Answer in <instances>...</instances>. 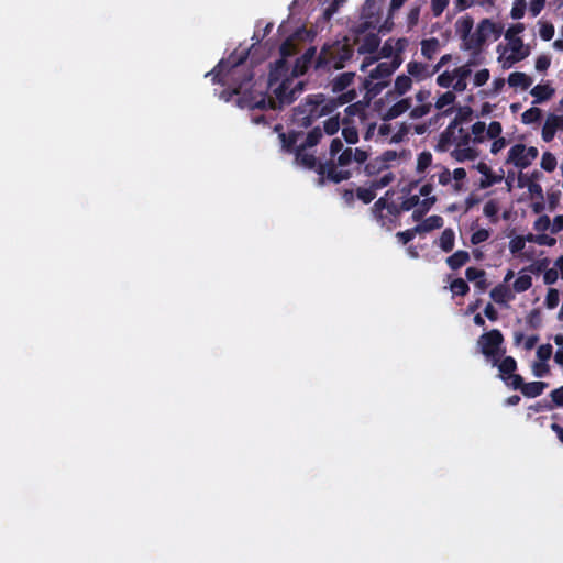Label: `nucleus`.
<instances>
[{"label":"nucleus","mask_w":563,"mask_h":563,"mask_svg":"<svg viewBox=\"0 0 563 563\" xmlns=\"http://www.w3.org/2000/svg\"><path fill=\"white\" fill-rule=\"evenodd\" d=\"M249 53L250 49L240 53L238 49L233 51L228 58L221 59L206 76H211L213 84L227 86L231 89L230 96L244 93L240 101L242 107L250 109L282 110L284 107L291 104L302 93L305 82L296 80L297 77L290 73H287L272 85L271 73L268 74L267 87L272 92L271 95L261 92L253 96L246 93L254 78L253 70L245 64Z\"/></svg>","instance_id":"obj_1"},{"label":"nucleus","mask_w":563,"mask_h":563,"mask_svg":"<svg viewBox=\"0 0 563 563\" xmlns=\"http://www.w3.org/2000/svg\"><path fill=\"white\" fill-rule=\"evenodd\" d=\"M353 55L354 46L347 37L324 43L317 56L314 69L321 71L342 69Z\"/></svg>","instance_id":"obj_2"},{"label":"nucleus","mask_w":563,"mask_h":563,"mask_svg":"<svg viewBox=\"0 0 563 563\" xmlns=\"http://www.w3.org/2000/svg\"><path fill=\"white\" fill-rule=\"evenodd\" d=\"M305 147L297 146L295 153V161L297 164L303 166L307 169H317V173L324 177L327 180L339 184L343 180H347L352 177V173L349 169L336 168L335 163L331 159L325 163H319L313 154L306 153Z\"/></svg>","instance_id":"obj_3"},{"label":"nucleus","mask_w":563,"mask_h":563,"mask_svg":"<svg viewBox=\"0 0 563 563\" xmlns=\"http://www.w3.org/2000/svg\"><path fill=\"white\" fill-rule=\"evenodd\" d=\"M325 96L309 95L303 102L294 108L291 121L298 128H309L317 119L330 114L324 106Z\"/></svg>","instance_id":"obj_4"},{"label":"nucleus","mask_w":563,"mask_h":563,"mask_svg":"<svg viewBox=\"0 0 563 563\" xmlns=\"http://www.w3.org/2000/svg\"><path fill=\"white\" fill-rule=\"evenodd\" d=\"M299 52L298 42L294 37L286 38L279 47L280 58L271 66V85L279 80L287 73H291L288 58L294 57Z\"/></svg>","instance_id":"obj_5"},{"label":"nucleus","mask_w":563,"mask_h":563,"mask_svg":"<svg viewBox=\"0 0 563 563\" xmlns=\"http://www.w3.org/2000/svg\"><path fill=\"white\" fill-rule=\"evenodd\" d=\"M490 34H495L497 38L500 35V29L489 19H484L477 25L476 31L471 32L470 37L462 44V48L465 51L481 49Z\"/></svg>","instance_id":"obj_6"},{"label":"nucleus","mask_w":563,"mask_h":563,"mask_svg":"<svg viewBox=\"0 0 563 563\" xmlns=\"http://www.w3.org/2000/svg\"><path fill=\"white\" fill-rule=\"evenodd\" d=\"M405 38H399L396 42V54L390 62H382L374 69L369 71L371 79L387 80L401 65L402 58L400 56L405 48Z\"/></svg>","instance_id":"obj_7"},{"label":"nucleus","mask_w":563,"mask_h":563,"mask_svg":"<svg viewBox=\"0 0 563 563\" xmlns=\"http://www.w3.org/2000/svg\"><path fill=\"white\" fill-rule=\"evenodd\" d=\"M503 344V335L498 330H492L484 333L478 340V346L487 360L493 365H497L500 347Z\"/></svg>","instance_id":"obj_8"},{"label":"nucleus","mask_w":563,"mask_h":563,"mask_svg":"<svg viewBox=\"0 0 563 563\" xmlns=\"http://www.w3.org/2000/svg\"><path fill=\"white\" fill-rule=\"evenodd\" d=\"M532 272H543V282L548 285L554 284L559 277L563 279V255L558 258L552 267H549V261L542 260L532 265Z\"/></svg>","instance_id":"obj_9"},{"label":"nucleus","mask_w":563,"mask_h":563,"mask_svg":"<svg viewBox=\"0 0 563 563\" xmlns=\"http://www.w3.org/2000/svg\"><path fill=\"white\" fill-rule=\"evenodd\" d=\"M373 210L382 220L387 219L389 223H395L402 212L398 203L388 202L386 197H380L374 203Z\"/></svg>","instance_id":"obj_10"},{"label":"nucleus","mask_w":563,"mask_h":563,"mask_svg":"<svg viewBox=\"0 0 563 563\" xmlns=\"http://www.w3.org/2000/svg\"><path fill=\"white\" fill-rule=\"evenodd\" d=\"M317 56V48L314 46H310L300 57L296 59L290 74L296 77L306 74L311 64L313 62L316 63Z\"/></svg>","instance_id":"obj_11"},{"label":"nucleus","mask_w":563,"mask_h":563,"mask_svg":"<svg viewBox=\"0 0 563 563\" xmlns=\"http://www.w3.org/2000/svg\"><path fill=\"white\" fill-rule=\"evenodd\" d=\"M560 129H563V117L553 113L549 114L542 128V140L551 142Z\"/></svg>","instance_id":"obj_12"},{"label":"nucleus","mask_w":563,"mask_h":563,"mask_svg":"<svg viewBox=\"0 0 563 563\" xmlns=\"http://www.w3.org/2000/svg\"><path fill=\"white\" fill-rule=\"evenodd\" d=\"M525 145L521 143L515 144L508 152L506 164H514L520 169H525L530 166V162L526 157Z\"/></svg>","instance_id":"obj_13"},{"label":"nucleus","mask_w":563,"mask_h":563,"mask_svg":"<svg viewBox=\"0 0 563 563\" xmlns=\"http://www.w3.org/2000/svg\"><path fill=\"white\" fill-rule=\"evenodd\" d=\"M375 79H371V76L363 79L362 88L365 90V99L368 103L372 99L377 97L384 88L389 85L388 80H378L374 82Z\"/></svg>","instance_id":"obj_14"},{"label":"nucleus","mask_w":563,"mask_h":563,"mask_svg":"<svg viewBox=\"0 0 563 563\" xmlns=\"http://www.w3.org/2000/svg\"><path fill=\"white\" fill-rule=\"evenodd\" d=\"M509 42H510V48L512 51V54L506 58V63H508V67L512 66L515 63H518V62L525 59L530 53L529 48L525 47L523 42L520 37L510 40Z\"/></svg>","instance_id":"obj_15"},{"label":"nucleus","mask_w":563,"mask_h":563,"mask_svg":"<svg viewBox=\"0 0 563 563\" xmlns=\"http://www.w3.org/2000/svg\"><path fill=\"white\" fill-rule=\"evenodd\" d=\"M275 130L279 132V139L282 142V148L287 153H296V144L301 135V132L290 131L288 133L282 132L283 126L282 124H277L275 126Z\"/></svg>","instance_id":"obj_16"},{"label":"nucleus","mask_w":563,"mask_h":563,"mask_svg":"<svg viewBox=\"0 0 563 563\" xmlns=\"http://www.w3.org/2000/svg\"><path fill=\"white\" fill-rule=\"evenodd\" d=\"M411 108V99L404 98L393 104L387 111L382 113L380 118L384 121H390L393 119L398 118L402 113L407 112Z\"/></svg>","instance_id":"obj_17"},{"label":"nucleus","mask_w":563,"mask_h":563,"mask_svg":"<svg viewBox=\"0 0 563 563\" xmlns=\"http://www.w3.org/2000/svg\"><path fill=\"white\" fill-rule=\"evenodd\" d=\"M358 54H372L377 51L380 38L376 33H367L358 41Z\"/></svg>","instance_id":"obj_18"},{"label":"nucleus","mask_w":563,"mask_h":563,"mask_svg":"<svg viewBox=\"0 0 563 563\" xmlns=\"http://www.w3.org/2000/svg\"><path fill=\"white\" fill-rule=\"evenodd\" d=\"M357 97L355 89H351L346 92L339 95L336 98H325L324 106L325 109L330 110L332 113L338 107L352 102Z\"/></svg>","instance_id":"obj_19"},{"label":"nucleus","mask_w":563,"mask_h":563,"mask_svg":"<svg viewBox=\"0 0 563 563\" xmlns=\"http://www.w3.org/2000/svg\"><path fill=\"white\" fill-rule=\"evenodd\" d=\"M490 297L497 303H507L515 298V292L506 284H501L490 291Z\"/></svg>","instance_id":"obj_20"},{"label":"nucleus","mask_w":563,"mask_h":563,"mask_svg":"<svg viewBox=\"0 0 563 563\" xmlns=\"http://www.w3.org/2000/svg\"><path fill=\"white\" fill-rule=\"evenodd\" d=\"M474 26V20L470 15L461 16L455 23L456 34L462 38L463 43L470 37Z\"/></svg>","instance_id":"obj_21"},{"label":"nucleus","mask_w":563,"mask_h":563,"mask_svg":"<svg viewBox=\"0 0 563 563\" xmlns=\"http://www.w3.org/2000/svg\"><path fill=\"white\" fill-rule=\"evenodd\" d=\"M355 73L346 71L339 74L331 82L332 91L335 93L344 91L354 80Z\"/></svg>","instance_id":"obj_22"},{"label":"nucleus","mask_w":563,"mask_h":563,"mask_svg":"<svg viewBox=\"0 0 563 563\" xmlns=\"http://www.w3.org/2000/svg\"><path fill=\"white\" fill-rule=\"evenodd\" d=\"M470 65L471 64H466L454 69L456 81L453 84V89L457 92L464 91L466 89V79L471 76L472 73Z\"/></svg>","instance_id":"obj_23"},{"label":"nucleus","mask_w":563,"mask_h":563,"mask_svg":"<svg viewBox=\"0 0 563 563\" xmlns=\"http://www.w3.org/2000/svg\"><path fill=\"white\" fill-rule=\"evenodd\" d=\"M530 93L534 97V104L542 103L552 98L554 89L549 85H537L530 90Z\"/></svg>","instance_id":"obj_24"},{"label":"nucleus","mask_w":563,"mask_h":563,"mask_svg":"<svg viewBox=\"0 0 563 563\" xmlns=\"http://www.w3.org/2000/svg\"><path fill=\"white\" fill-rule=\"evenodd\" d=\"M443 218L440 217V216H430L429 218L424 219L422 222H420L419 224H417V227L415 228V231H418V232H430L434 229H440L443 227Z\"/></svg>","instance_id":"obj_25"},{"label":"nucleus","mask_w":563,"mask_h":563,"mask_svg":"<svg viewBox=\"0 0 563 563\" xmlns=\"http://www.w3.org/2000/svg\"><path fill=\"white\" fill-rule=\"evenodd\" d=\"M451 156L459 163L474 161L478 156L477 150L473 147H455L451 152Z\"/></svg>","instance_id":"obj_26"},{"label":"nucleus","mask_w":563,"mask_h":563,"mask_svg":"<svg viewBox=\"0 0 563 563\" xmlns=\"http://www.w3.org/2000/svg\"><path fill=\"white\" fill-rule=\"evenodd\" d=\"M508 84L510 87H520L526 90L532 85V79L525 73L515 71L509 75Z\"/></svg>","instance_id":"obj_27"},{"label":"nucleus","mask_w":563,"mask_h":563,"mask_svg":"<svg viewBox=\"0 0 563 563\" xmlns=\"http://www.w3.org/2000/svg\"><path fill=\"white\" fill-rule=\"evenodd\" d=\"M548 388V384L544 382H530L526 383L521 387V393L529 398H534L540 396L544 389Z\"/></svg>","instance_id":"obj_28"},{"label":"nucleus","mask_w":563,"mask_h":563,"mask_svg":"<svg viewBox=\"0 0 563 563\" xmlns=\"http://www.w3.org/2000/svg\"><path fill=\"white\" fill-rule=\"evenodd\" d=\"M439 40L431 37L421 42V53L427 59H432L437 51L439 49Z\"/></svg>","instance_id":"obj_29"},{"label":"nucleus","mask_w":563,"mask_h":563,"mask_svg":"<svg viewBox=\"0 0 563 563\" xmlns=\"http://www.w3.org/2000/svg\"><path fill=\"white\" fill-rule=\"evenodd\" d=\"M411 86H412V80H411V78L409 76H407V75H399V76H397V78L395 80L394 92L397 96H402L408 90H410Z\"/></svg>","instance_id":"obj_30"},{"label":"nucleus","mask_w":563,"mask_h":563,"mask_svg":"<svg viewBox=\"0 0 563 563\" xmlns=\"http://www.w3.org/2000/svg\"><path fill=\"white\" fill-rule=\"evenodd\" d=\"M523 174H520L518 177V185L519 187H527L529 192L539 198L543 199V190L541 185L538 181H534L533 179H529L528 183H522Z\"/></svg>","instance_id":"obj_31"},{"label":"nucleus","mask_w":563,"mask_h":563,"mask_svg":"<svg viewBox=\"0 0 563 563\" xmlns=\"http://www.w3.org/2000/svg\"><path fill=\"white\" fill-rule=\"evenodd\" d=\"M484 271L470 267L466 269V277L470 282H475L479 289L486 288V282L484 278Z\"/></svg>","instance_id":"obj_32"},{"label":"nucleus","mask_w":563,"mask_h":563,"mask_svg":"<svg viewBox=\"0 0 563 563\" xmlns=\"http://www.w3.org/2000/svg\"><path fill=\"white\" fill-rule=\"evenodd\" d=\"M541 119H542V110L540 108H537V107H532V108L526 110L521 114V121L525 124L537 123Z\"/></svg>","instance_id":"obj_33"},{"label":"nucleus","mask_w":563,"mask_h":563,"mask_svg":"<svg viewBox=\"0 0 563 563\" xmlns=\"http://www.w3.org/2000/svg\"><path fill=\"white\" fill-rule=\"evenodd\" d=\"M322 137V131L319 126L313 128L308 132L306 140L299 146L309 148L316 146Z\"/></svg>","instance_id":"obj_34"},{"label":"nucleus","mask_w":563,"mask_h":563,"mask_svg":"<svg viewBox=\"0 0 563 563\" xmlns=\"http://www.w3.org/2000/svg\"><path fill=\"white\" fill-rule=\"evenodd\" d=\"M432 154L429 151L421 152L417 157V173H424L428 167L432 164Z\"/></svg>","instance_id":"obj_35"},{"label":"nucleus","mask_w":563,"mask_h":563,"mask_svg":"<svg viewBox=\"0 0 563 563\" xmlns=\"http://www.w3.org/2000/svg\"><path fill=\"white\" fill-rule=\"evenodd\" d=\"M468 260V254L465 251H457L452 256L448 257L446 262L449 266L453 269H456L464 265Z\"/></svg>","instance_id":"obj_36"},{"label":"nucleus","mask_w":563,"mask_h":563,"mask_svg":"<svg viewBox=\"0 0 563 563\" xmlns=\"http://www.w3.org/2000/svg\"><path fill=\"white\" fill-rule=\"evenodd\" d=\"M532 285L531 277L527 274H519L514 283V292H523Z\"/></svg>","instance_id":"obj_37"},{"label":"nucleus","mask_w":563,"mask_h":563,"mask_svg":"<svg viewBox=\"0 0 563 563\" xmlns=\"http://www.w3.org/2000/svg\"><path fill=\"white\" fill-rule=\"evenodd\" d=\"M532 375L537 378L545 377L550 374V364L547 362L536 360L531 364Z\"/></svg>","instance_id":"obj_38"},{"label":"nucleus","mask_w":563,"mask_h":563,"mask_svg":"<svg viewBox=\"0 0 563 563\" xmlns=\"http://www.w3.org/2000/svg\"><path fill=\"white\" fill-rule=\"evenodd\" d=\"M497 365H498L501 378H503V376L512 374L517 368L516 361L510 356L505 357L504 360H501L500 363L497 362Z\"/></svg>","instance_id":"obj_39"},{"label":"nucleus","mask_w":563,"mask_h":563,"mask_svg":"<svg viewBox=\"0 0 563 563\" xmlns=\"http://www.w3.org/2000/svg\"><path fill=\"white\" fill-rule=\"evenodd\" d=\"M355 195L363 203L367 205L375 199L376 190L372 185L368 188L358 187Z\"/></svg>","instance_id":"obj_40"},{"label":"nucleus","mask_w":563,"mask_h":563,"mask_svg":"<svg viewBox=\"0 0 563 563\" xmlns=\"http://www.w3.org/2000/svg\"><path fill=\"white\" fill-rule=\"evenodd\" d=\"M384 168H386V159L376 158L368 162L365 165L364 170L368 176H373L382 172Z\"/></svg>","instance_id":"obj_41"},{"label":"nucleus","mask_w":563,"mask_h":563,"mask_svg":"<svg viewBox=\"0 0 563 563\" xmlns=\"http://www.w3.org/2000/svg\"><path fill=\"white\" fill-rule=\"evenodd\" d=\"M484 214L492 220V222H496L498 220L499 206L498 202L494 199L488 200L483 209Z\"/></svg>","instance_id":"obj_42"},{"label":"nucleus","mask_w":563,"mask_h":563,"mask_svg":"<svg viewBox=\"0 0 563 563\" xmlns=\"http://www.w3.org/2000/svg\"><path fill=\"white\" fill-rule=\"evenodd\" d=\"M483 176L484 177L479 181V188L482 189L492 187L493 185L499 184L503 180V176L495 175L492 168L489 169L488 174H483Z\"/></svg>","instance_id":"obj_43"},{"label":"nucleus","mask_w":563,"mask_h":563,"mask_svg":"<svg viewBox=\"0 0 563 563\" xmlns=\"http://www.w3.org/2000/svg\"><path fill=\"white\" fill-rule=\"evenodd\" d=\"M457 125H459V118H454V120L442 132L441 137H440V146H444L445 144L451 142V139L454 135V130Z\"/></svg>","instance_id":"obj_44"},{"label":"nucleus","mask_w":563,"mask_h":563,"mask_svg":"<svg viewBox=\"0 0 563 563\" xmlns=\"http://www.w3.org/2000/svg\"><path fill=\"white\" fill-rule=\"evenodd\" d=\"M457 125H459V118H454V120L442 132L441 137H440V146H444L445 144L451 142V139L454 135V130Z\"/></svg>","instance_id":"obj_45"},{"label":"nucleus","mask_w":563,"mask_h":563,"mask_svg":"<svg viewBox=\"0 0 563 563\" xmlns=\"http://www.w3.org/2000/svg\"><path fill=\"white\" fill-rule=\"evenodd\" d=\"M556 158L551 152H544L541 158V168L548 173H551L556 167Z\"/></svg>","instance_id":"obj_46"},{"label":"nucleus","mask_w":563,"mask_h":563,"mask_svg":"<svg viewBox=\"0 0 563 563\" xmlns=\"http://www.w3.org/2000/svg\"><path fill=\"white\" fill-rule=\"evenodd\" d=\"M553 341L558 346L556 352L554 353V361L563 369V335H555Z\"/></svg>","instance_id":"obj_47"},{"label":"nucleus","mask_w":563,"mask_h":563,"mask_svg":"<svg viewBox=\"0 0 563 563\" xmlns=\"http://www.w3.org/2000/svg\"><path fill=\"white\" fill-rule=\"evenodd\" d=\"M450 290L453 295L463 296L468 291V286L465 280L457 278L451 283Z\"/></svg>","instance_id":"obj_48"},{"label":"nucleus","mask_w":563,"mask_h":563,"mask_svg":"<svg viewBox=\"0 0 563 563\" xmlns=\"http://www.w3.org/2000/svg\"><path fill=\"white\" fill-rule=\"evenodd\" d=\"M553 354V349L550 344H542L537 349L536 356L538 361L549 363Z\"/></svg>","instance_id":"obj_49"},{"label":"nucleus","mask_w":563,"mask_h":563,"mask_svg":"<svg viewBox=\"0 0 563 563\" xmlns=\"http://www.w3.org/2000/svg\"><path fill=\"white\" fill-rule=\"evenodd\" d=\"M527 3L525 0H516L510 11V15L515 20L523 18L526 12Z\"/></svg>","instance_id":"obj_50"},{"label":"nucleus","mask_w":563,"mask_h":563,"mask_svg":"<svg viewBox=\"0 0 563 563\" xmlns=\"http://www.w3.org/2000/svg\"><path fill=\"white\" fill-rule=\"evenodd\" d=\"M560 301L559 291L554 288H550L544 299V305L548 309H554Z\"/></svg>","instance_id":"obj_51"},{"label":"nucleus","mask_w":563,"mask_h":563,"mask_svg":"<svg viewBox=\"0 0 563 563\" xmlns=\"http://www.w3.org/2000/svg\"><path fill=\"white\" fill-rule=\"evenodd\" d=\"M438 178V183L442 186H446L451 183L452 180V175H451V172L448 167H444L442 166L441 167V172L438 173V174H433L431 177H430V180H433L434 178Z\"/></svg>","instance_id":"obj_52"},{"label":"nucleus","mask_w":563,"mask_h":563,"mask_svg":"<svg viewBox=\"0 0 563 563\" xmlns=\"http://www.w3.org/2000/svg\"><path fill=\"white\" fill-rule=\"evenodd\" d=\"M420 203V196L419 195H412L410 197H407L405 198L400 203H399V209L404 211H409L411 209H413L415 207H418V205Z\"/></svg>","instance_id":"obj_53"},{"label":"nucleus","mask_w":563,"mask_h":563,"mask_svg":"<svg viewBox=\"0 0 563 563\" xmlns=\"http://www.w3.org/2000/svg\"><path fill=\"white\" fill-rule=\"evenodd\" d=\"M452 178L455 180L453 184V189L455 191H461L463 189V185L461 184V180H463L466 177V170L462 167L455 168L452 173Z\"/></svg>","instance_id":"obj_54"},{"label":"nucleus","mask_w":563,"mask_h":563,"mask_svg":"<svg viewBox=\"0 0 563 563\" xmlns=\"http://www.w3.org/2000/svg\"><path fill=\"white\" fill-rule=\"evenodd\" d=\"M455 95L452 91H446L442 93L438 100L435 101V108L441 110L444 107L453 103L455 101Z\"/></svg>","instance_id":"obj_55"},{"label":"nucleus","mask_w":563,"mask_h":563,"mask_svg":"<svg viewBox=\"0 0 563 563\" xmlns=\"http://www.w3.org/2000/svg\"><path fill=\"white\" fill-rule=\"evenodd\" d=\"M538 341V336L530 335L525 338L522 334H516V342L517 344H521L525 350L529 351L534 347L536 343Z\"/></svg>","instance_id":"obj_56"},{"label":"nucleus","mask_w":563,"mask_h":563,"mask_svg":"<svg viewBox=\"0 0 563 563\" xmlns=\"http://www.w3.org/2000/svg\"><path fill=\"white\" fill-rule=\"evenodd\" d=\"M508 386L512 387L514 389H520L525 385L522 377L517 374H510L507 376H503L501 378Z\"/></svg>","instance_id":"obj_57"},{"label":"nucleus","mask_w":563,"mask_h":563,"mask_svg":"<svg viewBox=\"0 0 563 563\" xmlns=\"http://www.w3.org/2000/svg\"><path fill=\"white\" fill-rule=\"evenodd\" d=\"M352 161H353V150L351 147H347L340 153L335 165H336V167L338 166L345 167V166L350 165L352 163Z\"/></svg>","instance_id":"obj_58"},{"label":"nucleus","mask_w":563,"mask_h":563,"mask_svg":"<svg viewBox=\"0 0 563 563\" xmlns=\"http://www.w3.org/2000/svg\"><path fill=\"white\" fill-rule=\"evenodd\" d=\"M394 174L391 172H388L384 174L379 179L373 180L371 185L374 187L375 190H378L388 186L394 180Z\"/></svg>","instance_id":"obj_59"},{"label":"nucleus","mask_w":563,"mask_h":563,"mask_svg":"<svg viewBox=\"0 0 563 563\" xmlns=\"http://www.w3.org/2000/svg\"><path fill=\"white\" fill-rule=\"evenodd\" d=\"M342 135L349 144H355L358 141V132L354 126H344Z\"/></svg>","instance_id":"obj_60"},{"label":"nucleus","mask_w":563,"mask_h":563,"mask_svg":"<svg viewBox=\"0 0 563 563\" xmlns=\"http://www.w3.org/2000/svg\"><path fill=\"white\" fill-rule=\"evenodd\" d=\"M486 131L485 122L477 121L472 125V133L474 134V143L483 142V134Z\"/></svg>","instance_id":"obj_61"},{"label":"nucleus","mask_w":563,"mask_h":563,"mask_svg":"<svg viewBox=\"0 0 563 563\" xmlns=\"http://www.w3.org/2000/svg\"><path fill=\"white\" fill-rule=\"evenodd\" d=\"M454 79V71L452 74L449 71H444L438 76L437 84L442 88H449L453 86Z\"/></svg>","instance_id":"obj_62"},{"label":"nucleus","mask_w":563,"mask_h":563,"mask_svg":"<svg viewBox=\"0 0 563 563\" xmlns=\"http://www.w3.org/2000/svg\"><path fill=\"white\" fill-rule=\"evenodd\" d=\"M431 103H423L420 106L415 107L410 111V118L411 119H420L427 115L431 110Z\"/></svg>","instance_id":"obj_63"},{"label":"nucleus","mask_w":563,"mask_h":563,"mask_svg":"<svg viewBox=\"0 0 563 563\" xmlns=\"http://www.w3.org/2000/svg\"><path fill=\"white\" fill-rule=\"evenodd\" d=\"M340 129V121L338 117H331L324 121V131L329 135L335 134Z\"/></svg>","instance_id":"obj_64"}]
</instances>
